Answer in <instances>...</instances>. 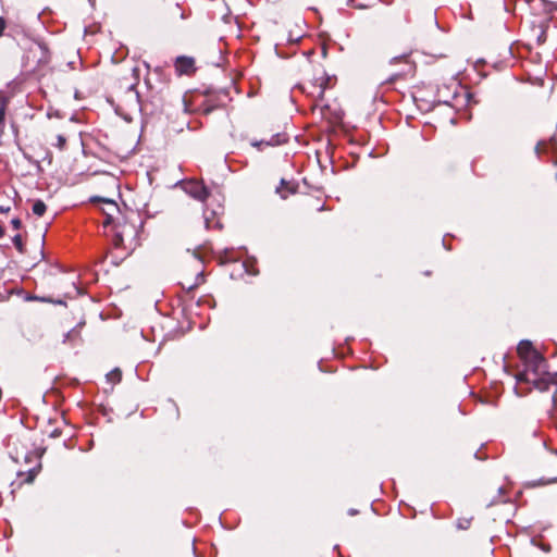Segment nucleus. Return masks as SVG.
<instances>
[{
    "mask_svg": "<svg viewBox=\"0 0 557 557\" xmlns=\"http://www.w3.org/2000/svg\"><path fill=\"white\" fill-rule=\"evenodd\" d=\"M546 40V29L544 25H540L539 27V34L536 35V42L543 44Z\"/></svg>",
    "mask_w": 557,
    "mask_h": 557,
    "instance_id": "obj_13",
    "label": "nucleus"
},
{
    "mask_svg": "<svg viewBox=\"0 0 557 557\" xmlns=\"http://www.w3.org/2000/svg\"><path fill=\"white\" fill-rule=\"evenodd\" d=\"M132 73H133V76H134V83H132L129 85V89L133 90L135 88V86L138 84L139 82V70L137 67H133L132 69Z\"/></svg>",
    "mask_w": 557,
    "mask_h": 557,
    "instance_id": "obj_14",
    "label": "nucleus"
},
{
    "mask_svg": "<svg viewBox=\"0 0 557 557\" xmlns=\"http://www.w3.org/2000/svg\"><path fill=\"white\" fill-rule=\"evenodd\" d=\"M65 145H66L65 137L63 135H58L57 136V147L62 150V149H64Z\"/></svg>",
    "mask_w": 557,
    "mask_h": 557,
    "instance_id": "obj_15",
    "label": "nucleus"
},
{
    "mask_svg": "<svg viewBox=\"0 0 557 557\" xmlns=\"http://www.w3.org/2000/svg\"><path fill=\"white\" fill-rule=\"evenodd\" d=\"M457 97H458V96H457V92H456V91H454L451 99H455V98H457Z\"/></svg>",
    "mask_w": 557,
    "mask_h": 557,
    "instance_id": "obj_29",
    "label": "nucleus"
},
{
    "mask_svg": "<svg viewBox=\"0 0 557 557\" xmlns=\"http://www.w3.org/2000/svg\"><path fill=\"white\" fill-rule=\"evenodd\" d=\"M13 245L20 252H24V245L22 242V236L20 234H16L12 238Z\"/></svg>",
    "mask_w": 557,
    "mask_h": 557,
    "instance_id": "obj_12",
    "label": "nucleus"
},
{
    "mask_svg": "<svg viewBox=\"0 0 557 557\" xmlns=\"http://www.w3.org/2000/svg\"><path fill=\"white\" fill-rule=\"evenodd\" d=\"M555 143L554 138H550L548 141L541 140L535 146V153L540 156L541 153L545 152L548 148V146H553Z\"/></svg>",
    "mask_w": 557,
    "mask_h": 557,
    "instance_id": "obj_8",
    "label": "nucleus"
},
{
    "mask_svg": "<svg viewBox=\"0 0 557 557\" xmlns=\"http://www.w3.org/2000/svg\"><path fill=\"white\" fill-rule=\"evenodd\" d=\"M26 300H38V297H36V296H27Z\"/></svg>",
    "mask_w": 557,
    "mask_h": 557,
    "instance_id": "obj_24",
    "label": "nucleus"
},
{
    "mask_svg": "<svg viewBox=\"0 0 557 557\" xmlns=\"http://www.w3.org/2000/svg\"><path fill=\"white\" fill-rule=\"evenodd\" d=\"M350 515H355L356 513V510H350L349 512Z\"/></svg>",
    "mask_w": 557,
    "mask_h": 557,
    "instance_id": "obj_30",
    "label": "nucleus"
},
{
    "mask_svg": "<svg viewBox=\"0 0 557 557\" xmlns=\"http://www.w3.org/2000/svg\"><path fill=\"white\" fill-rule=\"evenodd\" d=\"M523 370L517 374L519 383H529L541 392L547 391L552 381L546 371V360L541 355H532V357L522 361Z\"/></svg>",
    "mask_w": 557,
    "mask_h": 557,
    "instance_id": "obj_1",
    "label": "nucleus"
},
{
    "mask_svg": "<svg viewBox=\"0 0 557 557\" xmlns=\"http://www.w3.org/2000/svg\"><path fill=\"white\" fill-rule=\"evenodd\" d=\"M184 190L193 198L205 202L209 197V190L200 181L189 180L183 184Z\"/></svg>",
    "mask_w": 557,
    "mask_h": 557,
    "instance_id": "obj_3",
    "label": "nucleus"
},
{
    "mask_svg": "<svg viewBox=\"0 0 557 557\" xmlns=\"http://www.w3.org/2000/svg\"><path fill=\"white\" fill-rule=\"evenodd\" d=\"M205 224H206V227L207 228H211L212 226H215L218 225L219 223L216 222L214 225L211 224V221L207 214V211H205Z\"/></svg>",
    "mask_w": 557,
    "mask_h": 557,
    "instance_id": "obj_22",
    "label": "nucleus"
},
{
    "mask_svg": "<svg viewBox=\"0 0 557 557\" xmlns=\"http://www.w3.org/2000/svg\"><path fill=\"white\" fill-rule=\"evenodd\" d=\"M466 523H469L468 521ZM468 524H465V522H461L458 524L459 528L466 529Z\"/></svg>",
    "mask_w": 557,
    "mask_h": 557,
    "instance_id": "obj_25",
    "label": "nucleus"
},
{
    "mask_svg": "<svg viewBox=\"0 0 557 557\" xmlns=\"http://www.w3.org/2000/svg\"><path fill=\"white\" fill-rule=\"evenodd\" d=\"M287 141V136L286 134H281V133H277L275 135H273L269 140H255L251 143V146L258 148V149H262L263 147H274V146H278V145H282L284 143Z\"/></svg>",
    "mask_w": 557,
    "mask_h": 557,
    "instance_id": "obj_4",
    "label": "nucleus"
},
{
    "mask_svg": "<svg viewBox=\"0 0 557 557\" xmlns=\"http://www.w3.org/2000/svg\"><path fill=\"white\" fill-rule=\"evenodd\" d=\"M5 110H0V132L4 128Z\"/></svg>",
    "mask_w": 557,
    "mask_h": 557,
    "instance_id": "obj_20",
    "label": "nucleus"
},
{
    "mask_svg": "<svg viewBox=\"0 0 557 557\" xmlns=\"http://www.w3.org/2000/svg\"><path fill=\"white\" fill-rule=\"evenodd\" d=\"M517 352L521 361L532 357V355L540 354L529 341H521L517 347Z\"/></svg>",
    "mask_w": 557,
    "mask_h": 557,
    "instance_id": "obj_6",
    "label": "nucleus"
},
{
    "mask_svg": "<svg viewBox=\"0 0 557 557\" xmlns=\"http://www.w3.org/2000/svg\"><path fill=\"white\" fill-rule=\"evenodd\" d=\"M11 225H12V227H13L14 230H20V228H21V226H22V222H21V220H20V219H13V220L11 221Z\"/></svg>",
    "mask_w": 557,
    "mask_h": 557,
    "instance_id": "obj_19",
    "label": "nucleus"
},
{
    "mask_svg": "<svg viewBox=\"0 0 557 557\" xmlns=\"http://www.w3.org/2000/svg\"><path fill=\"white\" fill-rule=\"evenodd\" d=\"M4 235V230L3 227L0 225V238Z\"/></svg>",
    "mask_w": 557,
    "mask_h": 557,
    "instance_id": "obj_27",
    "label": "nucleus"
},
{
    "mask_svg": "<svg viewBox=\"0 0 557 557\" xmlns=\"http://www.w3.org/2000/svg\"><path fill=\"white\" fill-rule=\"evenodd\" d=\"M438 100L446 103V104H451V100L448 98V97H443V90L440 89L438 91Z\"/></svg>",
    "mask_w": 557,
    "mask_h": 557,
    "instance_id": "obj_18",
    "label": "nucleus"
},
{
    "mask_svg": "<svg viewBox=\"0 0 557 557\" xmlns=\"http://www.w3.org/2000/svg\"><path fill=\"white\" fill-rule=\"evenodd\" d=\"M466 523H469L468 521ZM468 524H465V522H461L458 524L459 528L466 529Z\"/></svg>",
    "mask_w": 557,
    "mask_h": 557,
    "instance_id": "obj_26",
    "label": "nucleus"
},
{
    "mask_svg": "<svg viewBox=\"0 0 557 557\" xmlns=\"http://www.w3.org/2000/svg\"><path fill=\"white\" fill-rule=\"evenodd\" d=\"M4 29H5V21L3 17L0 16V36L2 35Z\"/></svg>",
    "mask_w": 557,
    "mask_h": 557,
    "instance_id": "obj_23",
    "label": "nucleus"
},
{
    "mask_svg": "<svg viewBox=\"0 0 557 557\" xmlns=\"http://www.w3.org/2000/svg\"><path fill=\"white\" fill-rule=\"evenodd\" d=\"M281 185H285V181H284V180H282V181H281ZM282 187H283V186L277 187L276 191L281 195V197H282L283 199H285V198H287V193H284V191H283V189H282Z\"/></svg>",
    "mask_w": 557,
    "mask_h": 557,
    "instance_id": "obj_21",
    "label": "nucleus"
},
{
    "mask_svg": "<svg viewBox=\"0 0 557 557\" xmlns=\"http://www.w3.org/2000/svg\"><path fill=\"white\" fill-rule=\"evenodd\" d=\"M46 209H47V207H46L45 202L41 200H36L32 208L33 213L38 216L44 215V213L46 212Z\"/></svg>",
    "mask_w": 557,
    "mask_h": 557,
    "instance_id": "obj_9",
    "label": "nucleus"
},
{
    "mask_svg": "<svg viewBox=\"0 0 557 557\" xmlns=\"http://www.w3.org/2000/svg\"><path fill=\"white\" fill-rule=\"evenodd\" d=\"M195 61L189 57H178L175 61V69L178 74H189L195 67Z\"/></svg>",
    "mask_w": 557,
    "mask_h": 557,
    "instance_id": "obj_5",
    "label": "nucleus"
},
{
    "mask_svg": "<svg viewBox=\"0 0 557 557\" xmlns=\"http://www.w3.org/2000/svg\"><path fill=\"white\" fill-rule=\"evenodd\" d=\"M121 371L119 369H114L112 370L110 373L107 374V379L108 381L112 382V383H117L121 381Z\"/></svg>",
    "mask_w": 557,
    "mask_h": 557,
    "instance_id": "obj_10",
    "label": "nucleus"
},
{
    "mask_svg": "<svg viewBox=\"0 0 557 557\" xmlns=\"http://www.w3.org/2000/svg\"><path fill=\"white\" fill-rule=\"evenodd\" d=\"M78 338H79V330L78 329H73V330H71L70 332L66 333V335L64 337V343L74 342V341H76Z\"/></svg>",
    "mask_w": 557,
    "mask_h": 557,
    "instance_id": "obj_11",
    "label": "nucleus"
},
{
    "mask_svg": "<svg viewBox=\"0 0 557 557\" xmlns=\"http://www.w3.org/2000/svg\"><path fill=\"white\" fill-rule=\"evenodd\" d=\"M103 202L106 206V208L102 209L106 214V220H104L103 224L104 225L113 224L114 223L113 213L119 212L117 205L112 200H104Z\"/></svg>",
    "mask_w": 557,
    "mask_h": 557,
    "instance_id": "obj_7",
    "label": "nucleus"
},
{
    "mask_svg": "<svg viewBox=\"0 0 557 557\" xmlns=\"http://www.w3.org/2000/svg\"><path fill=\"white\" fill-rule=\"evenodd\" d=\"M202 282H203V275H202L201 272H199L197 274L196 282L194 284L185 286V287L188 288V289H193L194 287H196L197 285H199Z\"/></svg>",
    "mask_w": 557,
    "mask_h": 557,
    "instance_id": "obj_16",
    "label": "nucleus"
},
{
    "mask_svg": "<svg viewBox=\"0 0 557 557\" xmlns=\"http://www.w3.org/2000/svg\"><path fill=\"white\" fill-rule=\"evenodd\" d=\"M114 232L113 244L115 247L133 251L139 245V230L136 224L126 221L119 222L114 225Z\"/></svg>",
    "mask_w": 557,
    "mask_h": 557,
    "instance_id": "obj_2",
    "label": "nucleus"
},
{
    "mask_svg": "<svg viewBox=\"0 0 557 557\" xmlns=\"http://www.w3.org/2000/svg\"><path fill=\"white\" fill-rule=\"evenodd\" d=\"M73 292H74V294H78L79 293L78 288L74 284H73Z\"/></svg>",
    "mask_w": 557,
    "mask_h": 557,
    "instance_id": "obj_28",
    "label": "nucleus"
},
{
    "mask_svg": "<svg viewBox=\"0 0 557 557\" xmlns=\"http://www.w3.org/2000/svg\"><path fill=\"white\" fill-rule=\"evenodd\" d=\"M8 103V98L4 92L0 91V110H5Z\"/></svg>",
    "mask_w": 557,
    "mask_h": 557,
    "instance_id": "obj_17",
    "label": "nucleus"
}]
</instances>
